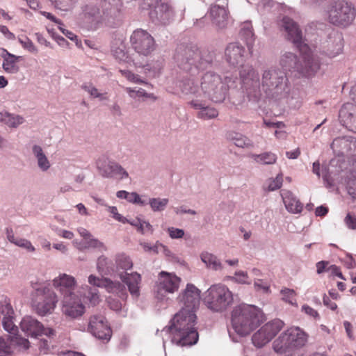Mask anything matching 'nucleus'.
Instances as JSON below:
<instances>
[{
	"mask_svg": "<svg viewBox=\"0 0 356 356\" xmlns=\"http://www.w3.org/2000/svg\"><path fill=\"white\" fill-rule=\"evenodd\" d=\"M291 42L298 50V53L291 58L294 72L304 76L314 75L320 69V62L309 47L306 38L302 35L298 24L291 20Z\"/></svg>",
	"mask_w": 356,
	"mask_h": 356,
	"instance_id": "f257e3e1",
	"label": "nucleus"
},
{
	"mask_svg": "<svg viewBox=\"0 0 356 356\" xmlns=\"http://www.w3.org/2000/svg\"><path fill=\"white\" fill-rule=\"evenodd\" d=\"M196 318L195 313H176L170 325L173 341L181 346L195 344L199 338L195 327Z\"/></svg>",
	"mask_w": 356,
	"mask_h": 356,
	"instance_id": "f03ea898",
	"label": "nucleus"
},
{
	"mask_svg": "<svg viewBox=\"0 0 356 356\" xmlns=\"http://www.w3.org/2000/svg\"><path fill=\"white\" fill-rule=\"evenodd\" d=\"M54 286L63 296V307L71 309L70 312H81L85 307L81 300L74 293L76 280L74 277L62 274L53 280ZM65 312H70L68 309Z\"/></svg>",
	"mask_w": 356,
	"mask_h": 356,
	"instance_id": "7ed1b4c3",
	"label": "nucleus"
},
{
	"mask_svg": "<svg viewBox=\"0 0 356 356\" xmlns=\"http://www.w3.org/2000/svg\"><path fill=\"white\" fill-rule=\"evenodd\" d=\"M326 12L328 22L337 26H348L352 24L356 15L353 3L345 0L330 2Z\"/></svg>",
	"mask_w": 356,
	"mask_h": 356,
	"instance_id": "20e7f679",
	"label": "nucleus"
},
{
	"mask_svg": "<svg viewBox=\"0 0 356 356\" xmlns=\"http://www.w3.org/2000/svg\"><path fill=\"white\" fill-rule=\"evenodd\" d=\"M203 301L213 312H222L232 303L233 294L225 284H216L206 291Z\"/></svg>",
	"mask_w": 356,
	"mask_h": 356,
	"instance_id": "39448f33",
	"label": "nucleus"
},
{
	"mask_svg": "<svg viewBox=\"0 0 356 356\" xmlns=\"http://www.w3.org/2000/svg\"><path fill=\"white\" fill-rule=\"evenodd\" d=\"M225 81L226 83H224L220 76L215 73L207 72L202 78L201 90L211 101L221 102L225 99L229 88L227 77L225 78Z\"/></svg>",
	"mask_w": 356,
	"mask_h": 356,
	"instance_id": "423d86ee",
	"label": "nucleus"
},
{
	"mask_svg": "<svg viewBox=\"0 0 356 356\" xmlns=\"http://www.w3.org/2000/svg\"><path fill=\"white\" fill-rule=\"evenodd\" d=\"M264 321V313H233L232 316V327L241 336L249 334Z\"/></svg>",
	"mask_w": 356,
	"mask_h": 356,
	"instance_id": "0eeeda50",
	"label": "nucleus"
},
{
	"mask_svg": "<svg viewBox=\"0 0 356 356\" xmlns=\"http://www.w3.org/2000/svg\"><path fill=\"white\" fill-rule=\"evenodd\" d=\"M131 47L140 55L147 56L156 49L154 38L147 31L138 29L130 36Z\"/></svg>",
	"mask_w": 356,
	"mask_h": 356,
	"instance_id": "6e6552de",
	"label": "nucleus"
},
{
	"mask_svg": "<svg viewBox=\"0 0 356 356\" xmlns=\"http://www.w3.org/2000/svg\"><path fill=\"white\" fill-rule=\"evenodd\" d=\"M180 282V277L175 273L165 271L160 272L154 289L156 298L162 300L168 293H174L177 291Z\"/></svg>",
	"mask_w": 356,
	"mask_h": 356,
	"instance_id": "1a4fd4ad",
	"label": "nucleus"
},
{
	"mask_svg": "<svg viewBox=\"0 0 356 356\" xmlns=\"http://www.w3.org/2000/svg\"><path fill=\"white\" fill-rule=\"evenodd\" d=\"M177 299L180 312H196L200 305V290L194 284H188Z\"/></svg>",
	"mask_w": 356,
	"mask_h": 356,
	"instance_id": "9d476101",
	"label": "nucleus"
},
{
	"mask_svg": "<svg viewBox=\"0 0 356 356\" xmlns=\"http://www.w3.org/2000/svg\"><path fill=\"white\" fill-rule=\"evenodd\" d=\"M240 76L243 83V87L246 90L248 97L257 99L260 95L259 76L258 73L252 66H242L240 70Z\"/></svg>",
	"mask_w": 356,
	"mask_h": 356,
	"instance_id": "9b49d317",
	"label": "nucleus"
},
{
	"mask_svg": "<svg viewBox=\"0 0 356 356\" xmlns=\"http://www.w3.org/2000/svg\"><path fill=\"white\" fill-rule=\"evenodd\" d=\"M96 165L99 173L104 177H115L122 179L129 177L128 172L119 163L110 161L106 156H100Z\"/></svg>",
	"mask_w": 356,
	"mask_h": 356,
	"instance_id": "f8f14e48",
	"label": "nucleus"
},
{
	"mask_svg": "<svg viewBox=\"0 0 356 356\" xmlns=\"http://www.w3.org/2000/svg\"><path fill=\"white\" fill-rule=\"evenodd\" d=\"M331 148L336 156L356 159V138L354 137L336 138L331 144Z\"/></svg>",
	"mask_w": 356,
	"mask_h": 356,
	"instance_id": "ddd939ff",
	"label": "nucleus"
},
{
	"mask_svg": "<svg viewBox=\"0 0 356 356\" xmlns=\"http://www.w3.org/2000/svg\"><path fill=\"white\" fill-rule=\"evenodd\" d=\"M88 330L96 338L100 340L109 341L112 336V330L105 317L100 313L90 316Z\"/></svg>",
	"mask_w": 356,
	"mask_h": 356,
	"instance_id": "4468645a",
	"label": "nucleus"
},
{
	"mask_svg": "<svg viewBox=\"0 0 356 356\" xmlns=\"http://www.w3.org/2000/svg\"><path fill=\"white\" fill-rule=\"evenodd\" d=\"M35 289L38 295L41 296L39 298V300L34 303L37 312H51L54 310L58 302L56 294L47 286L42 285Z\"/></svg>",
	"mask_w": 356,
	"mask_h": 356,
	"instance_id": "2eb2a0df",
	"label": "nucleus"
},
{
	"mask_svg": "<svg viewBox=\"0 0 356 356\" xmlns=\"http://www.w3.org/2000/svg\"><path fill=\"white\" fill-rule=\"evenodd\" d=\"M88 282L91 285L104 288L109 293H116L123 300L127 298L124 286L119 282H113L108 278H100L90 275L88 277Z\"/></svg>",
	"mask_w": 356,
	"mask_h": 356,
	"instance_id": "dca6fc26",
	"label": "nucleus"
},
{
	"mask_svg": "<svg viewBox=\"0 0 356 356\" xmlns=\"http://www.w3.org/2000/svg\"><path fill=\"white\" fill-rule=\"evenodd\" d=\"M22 330L27 334L37 337L44 334L47 337L54 335L55 332L51 328H44L37 320L30 316L25 317L20 323Z\"/></svg>",
	"mask_w": 356,
	"mask_h": 356,
	"instance_id": "f3484780",
	"label": "nucleus"
},
{
	"mask_svg": "<svg viewBox=\"0 0 356 356\" xmlns=\"http://www.w3.org/2000/svg\"><path fill=\"white\" fill-rule=\"evenodd\" d=\"M159 0H144L143 8H154L156 18L162 23H167L173 15L171 7L165 3H159Z\"/></svg>",
	"mask_w": 356,
	"mask_h": 356,
	"instance_id": "a211bd4d",
	"label": "nucleus"
},
{
	"mask_svg": "<svg viewBox=\"0 0 356 356\" xmlns=\"http://www.w3.org/2000/svg\"><path fill=\"white\" fill-rule=\"evenodd\" d=\"M339 118L344 126L356 133V105L348 102L339 111Z\"/></svg>",
	"mask_w": 356,
	"mask_h": 356,
	"instance_id": "6ab92c4d",
	"label": "nucleus"
},
{
	"mask_svg": "<svg viewBox=\"0 0 356 356\" xmlns=\"http://www.w3.org/2000/svg\"><path fill=\"white\" fill-rule=\"evenodd\" d=\"M121 280L127 286L130 294L134 298L140 296V288L141 284V275L136 273H121Z\"/></svg>",
	"mask_w": 356,
	"mask_h": 356,
	"instance_id": "aec40b11",
	"label": "nucleus"
},
{
	"mask_svg": "<svg viewBox=\"0 0 356 356\" xmlns=\"http://www.w3.org/2000/svg\"><path fill=\"white\" fill-rule=\"evenodd\" d=\"M340 177V181L346 185L348 193L353 199H356V161L350 165L347 172H342Z\"/></svg>",
	"mask_w": 356,
	"mask_h": 356,
	"instance_id": "412c9836",
	"label": "nucleus"
},
{
	"mask_svg": "<svg viewBox=\"0 0 356 356\" xmlns=\"http://www.w3.org/2000/svg\"><path fill=\"white\" fill-rule=\"evenodd\" d=\"M245 49L237 43H230L225 49V58L233 66L241 65L243 61Z\"/></svg>",
	"mask_w": 356,
	"mask_h": 356,
	"instance_id": "4be33fe9",
	"label": "nucleus"
},
{
	"mask_svg": "<svg viewBox=\"0 0 356 356\" xmlns=\"http://www.w3.org/2000/svg\"><path fill=\"white\" fill-rule=\"evenodd\" d=\"M308 335L298 327H291V356L292 348H302L307 342Z\"/></svg>",
	"mask_w": 356,
	"mask_h": 356,
	"instance_id": "5701e85b",
	"label": "nucleus"
},
{
	"mask_svg": "<svg viewBox=\"0 0 356 356\" xmlns=\"http://www.w3.org/2000/svg\"><path fill=\"white\" fill-rule=\"evenodd\" d=\"M210 17L213 24L219 28H224L227 21V10L225 7L217 5L213 6L210 9Z\"/></svg>",
	"mask_w": 356,
	"mask_h": 356,
	"instance_id": "b1692460",
	"label": "nucleus"
},
{
	"mask_svg": "<svg viewBox=\"0 0 356 356\" xmlns=\"http://www.w3.org/2000/svg\"><path fill=\"white\" fill-rule=\"evenodd\" d=\"M191 106L195 109H200V111L197 113V117L203 120H209L215 118L218 116V111L213 108L206 106L205 102L199 101L197 99L193 100L190 102Z\"/></svg>",
	"mask_w": 356,
	"mask_h": 356,
	"instance_id": "393cba45",
	"label": "nucleus"
},
{
	"mask_svg": "<svg viewBox=\"0 0 356 356\" xmlns=\"http://www.w3.org/2000/svg\"><path fill=\"white\" fill-rule=\"evenodd\" d=\"M280 10L279 15L277 17L275 24L277 29L280 32L284 33L286 40L289 38V17L286 7L278 6Z\"/></svg>",
	"mask_w": 356,
	"mask_h": 356,
	"instance_id": "a878e982",
	"label": "nucleus"
},
{
	"mask_svg": "<svg viewBox=\"0 0 356 356\" xmlns=\"http://www.w3.org/2000/svg\"><path fill=\"white\" fill-rule=\"evenodd\" d=\"M78 232L85 240V241L83 243H78L76 241H74V243L79 250H83L89 248L104 247V245L102 242L99 241L97 239L91 238V234L87 229L83 227H80L78 229Z\"/></svg>",
	"mask_w": 356,
	"mask_h": 356,
	"instance_id": "bb28decb",
	"label": "nucleus"
},
{
	"mask_svg": "<svg viewBox=\"0 0 356 356\" xmlns=\"http://www.w3.org/2000/svg\"><path fill=\"white\" fill-rule=\"evenodd\" d=\"M21 58V56H17L6 51V54L3 56V68L4 71L10 74L18 72L19 67L17 65V63Z\"/></svg>",
	"mask_w": 356,
	"mask_h": 356,
	"instance_id": "cd10ccee",
	"label": "nucleus"
},
{
	"mask_svg": "<svg viewBox=\"0 0 356 356\" xmlns=\"http://www.w3.org/2000/svg\"><path fill=\"white\" fill-rule=\"evenodd\" d=\"M287 332L284 331L273 342V350L278 354H284L289 349V334Z\"/></svg>",
	"mask_w": 356,
	"mask_h": 356,
	"instance_id": "c85d7f7f",
	"label": "nucleus"
},
{
	"mask_svg": "<svg viewBox=\"0 0 356 356\" xmlns=\"http://www.w3.org/2000/svg\"><path fill=\"white\" fill-rule=\"evenodd\" d=\"M284 322L280 319H275L266 323L261 328L270 337V340L283 328Z\"/></svg>",
	"mask_w": 356,
	"mask_h": 356,
	"instance_id": "c756f323",
	"label": "nucleus"
},
{
	"mask_svg": "<svg viewBox=\"0 0 356 356\" xmlns=\"http://www.w3.org/2000/svg\"><path fill=\"white\" fill-rule=\"evenodd\" d=\"M0 122H3L10 127H17L24 122V118L19 115H15L6 112H0Z\"/></svg>",
	"mask_w": 356,
	"mask_h": 356,
	"instance_id": "7c9ffc66",
	"label": "nucleus"
},
{
	"mask_svg": "<svg viewBox=\"0 0 356 356\" xmlns=\"http://www.w3.org/2000/svg\"><path fill=\"white\" fill-rule=\"evenodd\" d=\"M33 152L35 156L37 158L39 168L44 171L48 170L50 167V163L47 156L44 154L41 147L38 145H34L33 147Z\"/></svg>",
	"mask_w": 356,
	"mask_h": 356,
	"instance_id": "2f4dec72",
	"label": "nucleus"
},
{
	"mask_svg": "<svg viewBox=\"0 0 356 356\" xmlns=\"http://www.w3.org/2000/svg\"><path fill=\"white\" fill-rule=\"evenodd\" d=\"M202 261L207 267L213 270H219L222 268V264L217 257L209 252H203L201 254Z\"/></svg>",
	"mask_w": 356,
	"mask_h": 356,
	"instance_id": "473e14b6",
	"label": "nucleus"
},
{
	"mask_svg": "<svg viewBox=\"0 0 356 356\" xmlns=\"http://www.w3.org/2000/svg\"><path fill=\"white\" fill-rule=\"evenodd\" d=\"M252 341L253 344L258 347L261 348L270 341V337L267 335V332H264L262 328L259 329L255 332L252 337Z\"/></svg>",
	"mask_w": 356,
	"mask_h": 356,
	"instance_id": "72a5a7b5",
	"label": "nucleus"
},
{
	"mask_svg": "<svg viewBox=\"0 0 356 356\" xmlns=\"http://www.w3.org/2000/svg\"><path fill=\"white\" fill-rule=\"evenodd\" d=\"M179 88L184 94H195L198 91L197 85L191 78L182 80L179 83Z\"/></svg>",
	"mask_w": 356,
	"mask_h": 356,
	"instance_id": "f704fd0d",
	"label": "nucleus"
},
{
	"mask_svg": "<svg viewBox=\"0 0 356 356\" xmlns=\"http://www.w3.org/2000/svg\"><path fill=\"white\" fill-rule=\"evenodd\" d=\"M252 157L257 163L266 165L273 164L277 160L276 155L271 152H266L261 154H253Z\"/></svg>",
	"mask_w": 356,
	"mask_h": 356,
	"instance_id": "c9c22d12",
	"label": "nucleus"
},
{
	"mask_svg": "<svg viewBox=\"0 0 356 356\" xmlns=\"http://www.w3.org/2000/svg\"><path fill=\"white\" fill-rule=\"evenodd\" d=\"M115 264L118 268L122 270H129L133 266L130 257L124 253H119L115 256Z\"/></svg>",
	"mask_w": 356,
	"mask_h": 356,
	"instance_id": "e433bc0d",
	"label": "nucleus"
},
{
	"mask_svg": "<svg viewBox=\"0 0 356 356\" xmlns=\"http://www.w3.org/2000/svg\"><path fill=\"white\" fill-rule=\"evenodd\" d=\"M282 181V176L278 175L275 179H268L266 180L263 188L266 191H273L281 187Z\"/></svg>",
	"mask_w": 356,
	"mask_h": 356,
	"instance_id": "4c0bfd02",
	"label": "nucleus"
},
{
	"mask_svg": "<svg viewBox=\"0 0 356 356\" xmlns=\"http://www.w3.org/2000/svg\"><path fill=\"white\" fill-rule=\"evenodd\" d=\"M277 72L275 70L265 71L263 74L262 83L268 87L277 86L279 81H275L276 79Z\"/></svg>",
	"mask_w": 356,
	"mask_h": 356,
	"instance_id": "58836bf2",
	"label": "nucleus"
},
{
	"mask_svg": "<svg viewBox=\"0 0 356 356\" xmlns=\"http://www.w3.org/2000/svg\"><path fill=\"white\" fill-rule=\"evenodd\" d=\"M3 328L8 332L15 334L17 332V326L13 322V316L10 313H6L2 321Z\"/></svg>",
	"mask_w": 356,
	"mask_h": 356,
	"instance_id": "ea45409f",
	"label": "nucleus"
},
{
	"mask_svg": "<svg viewBox=\"0 0 356 356\" xmlns=\"http://www.w3.org/2000/svg\"><path fill=\"white\" fill-rule=\"evenodd\" d=\"M154 252L159 254L162 253L168 259L174 261L177 259L175 254L165 245L161 243H156L154 248Z\"/></svg>",
	"mask_w": 356,
	"mask_h": 356,
	"instance_id": "a19ab883",
	"label": "nucleus"
},
{
	"mask_svg": "<svg viewBox=\"0 0 356 356\" xmlns=\"http://www.w3.org/2000/svg\"><path fill=\"white\" fill-rule=\"evenodd\" d=\"M186 54L188 56L187 61L191 65H194L197 68L201 67L200 52L198 50H196V51L188 50V52L186 53Z\"/></svg>",
	"mask_w": 356,
	"mask_h": 356,
	"instance_id": "79ce46f5",
	"label": "nucleus"
},
{
	"mask_svg": "<svg viewBox=\"0 0 356 356\" xmlns=\"http://www.w3.org/2000/svg\"><path fill=\"white\" fill-rule=\"evenodd\" d=\"M168 203L167 198H152L149 200V204L154 211H162Z\"/></svg>",
	"mask_w": 356,
	"mask_h": 356,
	"instance_id": "37998d69",
	"label": "nucleus"
},
{
	"mask_svg": "<svg viewBox=\"0 0 356 356\" xmlns=\"http://www.w3.org/2000/svg\"><path fill=\"white\" fill-rule=\"evenodd\" d=\"M236 146L239 147H249L252 146L251 140L245 136L236 134L234 137L232 138Z\"/></svg>",
	"mask_w": 356,
	"mask_h": 356,
	"instance_id": "c03bdc74",
	"label": "nucleus"
},
{
	"mask_svg": "<svg viewBox=\"0 0 356 356\" xmlns=\"http://www.w3.org/2000/svg\"><path fill=\"white\" fill-rule=\"evenodd\" d=\"M241 34L243 37L245 38L246 44L250 49V46L252 44L254 40V34L252 31V27H250L249 25L247 28L244 26L241 31Z\"/></svg>",
	"mask_w": 356,
	"mask_h": 356,
	"instance_id": "a18cd8bd",
	"label": "nucleus"
},
{
	"mask_svg": "<svg viewBox=\"0 0 356 356\" xmlns=\"http://www.w3.org/2000/svg\"><path fill=\"white\" fill-rule=\"evenodd\" d=\"M18 41L24 49L32 53L37 52V48L35 47L33 42L28 37H20L18 38Z\"/></svg>",
	"mask_w": 356,
	"mask_h": 356,
	"instance_id": "49530a36",
	"label": "nucleus"
},
{
	"mask_svg": "<svg viewBox=\"0 0 356 356\" xmlns=\"http://www.w3.org/2000/svg\"><path fill=\"white\" fill-rule=\"evenodd\" d=\"M52 1L55 6L61 10H67L76 2V0H50Z\"/></svg>",
	"mask_w": 356,
	"mask_h": 356,
	"instance_id": "de8ad7c7",
	"label": "nucleus"
},
{
	"mask_svg": "<svg viewBox=\"0 0 356 356\" xmlns=\"http://www.w3.org/2000/svg\"><path fill=\"white\" fill-rule=\"evenodd\" d=\"M13 244L20 248H23L29 252H33L35 250L31 241L25 238L17 237Z\"/></svg>",
	"mask_w": 356,
	"mask_h": 356,
	"instance_id": "09e8293b",
	"label": "nucleus"
},
{
	"mask_svg": "<svg viewBox=\"0 0 356 356\" xmlns=\"http://www.w3.org/2000/svg\"><path fill=\"white\" fill-rule=\"evenodd\" d=\"M230 279L241 284H250L247 273L241 270L236 272L235 276L232 277Z\"/></svg>",
	"mask_w": 356,
	"mask_h": 356,
	"instance_id": "8fccbe9b",
	"label": "nucleus"
},
{
	"mask_svg": "<svg viewBox=\"0 0 356 356\" xmlns=\"http://www.w3.org/2000/svg\"><path fill=\"white\" fill-rule=\"evenodd\" d=\"M324 182L327 184V186L331 187L334 186L337 181H338V178L335 177V174L333 173L332 171L328 170V172L323 175V176Z\"/></svg>",
	"mask_w": 356,
	"mask_h": 356,
	"instance_id": "3c124183",
	"label": "nucleus"
},
{
	"mask_svg": "<svg viewBox=\"0 0 356 356\" xmlns=\"http://www.w3.org/2000/svg\"><path fill=\"white\" fill-rule=\"evenodd\" d=\"M254 287L257 291H262L264 293H268L270 292V285L268 282L263 280H257L254 283Z\"/></svg>",
	"mask_w": 356,
	"mask_h": 356,
	"instance_id": "603ef678",
	"label": "nucleus"
},
{
	"mask_svg": "<svg viewBox=\"0 0 356 356\" xmlns=\"http://www.w3.org/2000/svg\"><path fill=\"white\" fill-rule=\"evenodd\" d=\"M90 304L95 305L99 301V295L97 289H91L88 291V296L86 297Z\"/></svg>",
	"mask_w": 356,
	"mask_h": 356,
	"instance_id": "864d4df0",
	"label": "nucleus"
},
{
	"mask_svg": "<svg viewBox=\"0 0 356 356\" xmlns=\"http://www.w3.org/2000/svg\"><path fill=\"white\" fill-rule=\"evenodd\" d=\"M168 232L170 238H181L184 235V231L181 229L175 228L173 227H169L168 229Z\"/></svg>",
	"mask_w": 356,
	"mask_h": 356,
	"instance_id": "5fc2aeb1",
	"label": "nucleus"
},
{
	"mask_svg": "<svg viewBox=\"0 0 356 356\" xmlns=\"http://www.w3.org/2000/svg\"><path fill=\"white\" fill-rule=\"evenodd\" d=\"M122 73L124 77H126L129 81L136 83H143L144 81L139 78V76L132 73L130 71H122Z\"/></svg>",
	"mask_w": 356,
	"mask_h": 356,
	"instance_id": "6e6d98bb",
	"label": "nucleus"
},
{
	"mask_svg": "<svg viewBox=\"0 0 356 356\" xmlns=\"http://www.w3.org/2000/svg\"><path fill=\"white\" fill-rule=\"evenodd\" d=\"M108 210L113 215V218H115L116 220L122 223H126V222H128V220L126 218L118 213L116 207H108Z\"/></svg>",
	"mask_w": 356,
	"mask_h": 356,
	"instance_id": "4d7b16f0",
	"label": "nucleus"
},
{
	"mask_svg": "<svg viewBox=\"0 0 356 356\" xmlns=\"http://www.w3.org/2000/svg\"><path fill=\"white\" fill-rule=\"evenodd\" d=\"M302 209V204L296 197L291 196V212L298 213Z\"/></svg>",
	"mask_w": 356,
	"mask_h": 356,
	"instance_id": "13d9d810",
	"label": "nucleus"
},
{
	"mask_svg": "<svg viewBox=\"0 0 356 356\" xmlns=\"http://www.w3.org/2000/svg\"><path fill=\"white\" fill-rule=\"evenodd\" d=\"M0 312H13L10 300L6 297H2L0 300Z\"/></svg>",
	"mask_w": 356,
	"mask_h": 356,
	"instance_id": "bf43d9fd",
	"label": "nucleus"
},
{
	"mask_svg": "<svg viewBox=\"0 0 356 356\" xmlns=\"http://www.w3.org/2000/svg\"><path fill=\"white\" fill-rule=\"evenodd\" d=\"M108 304L110 309L114 312H119L122 309V303L119 300L114 298H108Z\"/></svg>",
	"mask_w": 356,
	"mask_h": 356,
	"instance_id": "052dcab7",
	"label": "nucleus"
},
{
	"mask_svg": "<svg viewBox=\"0 0 356 356\" xmlns=\"http://www.w3.org/2000/svg\"><path fill=\"white\" fill-rule=\"evenodd\" d=\"M126 200L131 203H136L140 204H143L144 202L141 200L139 195L136 193H127Z\"/></svg>",
	"mask_w": 356,
	"mask_h": 356,
	"instance_id": "680f3d73",
	"label": "nucleus"
},
{
	"mask_svg": "<svg viewBox=\"0 0 356 356\" xmlns=\"http://www.w3.org/2000/svg\"><path fill=\"white\" fill-rule=\"evenodd\" d=\"M345 223L348 228L352 229H356V216L348 213L344 219Z\"/></svg>",
	"mask_w": 356,
	"mask_h": 356,
	"instance_id": "e2e57ef3",
	"label": "nucleus"
},
{
	"mask_svg": "<svg viewBox=\"0 0 356 356\" xmlns=\"http://www.w3.org/2000/svg\"><path fill=\"white\" fill-rule=\"evenodd\" d=\"M82 88L93 97H101L102 96V95L98 92V90L92 85H83Z\"/></svg>",
	"mask_w": 356,
	"mask_h": 356,
	"instance_id": "0e129e2a",
	"label": "nucleus"
},
{
	"mask_svg": "<svg viewBox=\"0 0 356 356\" xmlns=\"http://www.w3.org/2000/svg\"><path fill=\"white\" fill-rule=\"evenodd\" d=\"M49 341L47 339H41L39 341V349L43 354L48 353L49 350Z\"/></svg>",
	"mask_w": 356,
	"mask_h": 356,
	"instance_id": "69168bd1",
	"label": "nucleus"
},
{
	"mask_svg": "<svg viewBox=\"0 0 356 356\" xmlns=\"http://www.w3.org/2000/svg\"><path fill=\"white\" fill-rule=\"evenodd\" d=\"M330 266V264L328 261H321L316 264V268H317V273L321 274L323 271H327V268Z\"/></svg>",
	"mask_w": 356,
	"mask_h": 356,
	"instance_id": "338daca9",
	"label": "nucleus"
},
{
	"mask_svg": "<svg viewBox=\"0 0 356 356\" xmlns=\"http://www.w3.org/2000/svg\"><path fill=\"white\" fill-rule=\"evenodd\" d=\"M0 32L3 34L8 39L13 40L15 38V35L9 31L6 26L0 24Z\"/></svg>",
	"mask_w": 356,
	"mask_h": 356,
	"instance_id": "774afa93",
	"label": "nucleus"
}]
</instances>
